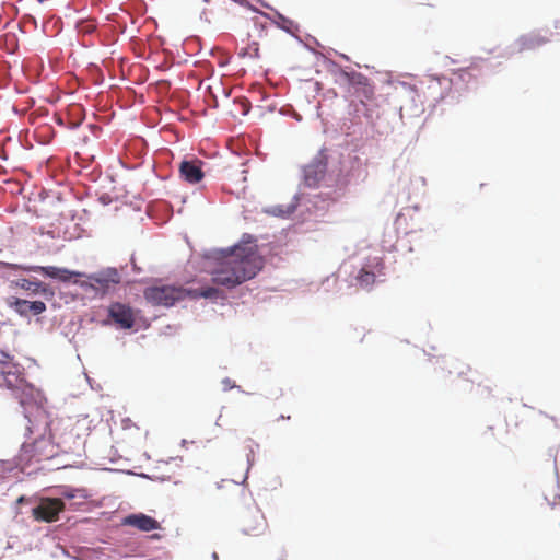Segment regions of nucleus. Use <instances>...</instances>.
<instances>
[{
    "instance_id": "nucleus-32",
    "label": "nucleus",
    "mask_w": 560,
    "mask_h": 560,
    "mask_svg": "<svg viewBox=\"0 0 560 560\" xmlns=\"http://www.w3.org/2000/svg\"><path fill=\"white\" fill-rule=\"evenodd\" d=\"M62 456H60L59 458H55V460H57L56 465H57V468H68V467H72L73 466V463H75V460H73L72 463L68 459H61Z\"/></svg>"
},
{
    "instance_id": "nucleus-47",
    "label": "nucleus",
    "mask_w": 560,
    "mask_h": 560,
    "mask_svg": "<svg viewBox=\"0 0 560 560\" xmlns=\"http://www.w3.org/2000/svg\"><path fill=\"white\" fill-rule=\"evenodd\" d=\"M211 557H212L213 560H218L219 559V556H218V553L215 551L212 552Z\"/></svg>"
},
{
    "instance_id": "nucleus-25",
    "label": "nucleus",
    "mask_w": 560,
    "mask_h": 560,
    "mask_svg": "<svg viewBox=\"0 0 560 560\" xmlns=\"http://www.w3.org/2000/svg\"><path fill=\"white\" fill-rule=\"evenodd\" d=\"M340 75L352 86L362 88L364 91L369 86V79L354 70L340 69Z\"/></svg>"
},
{
    "instance_id": "nucleus-31",
    "label": "nucleus",
    "mask_w": 560,
    "mask_h": 560,
    "mask_svg": "<svg viewBox=\"0 0 560 560\" xmlns=\"http://www.w3.org/2000/svg\"><path fill=\"white\" fill-rule=\"evenodd\" d=\"M222 385H223V392H228L230 389H233V388H236L238 390H242L241 389V386L240 385H236L234 381H232L230 377H224L222 380Z\"/></svg>"
},
{
    "instance_id": "nucleus-12",
    "label": "nucleus",
    "mask_w": 560,
    "mask_h": 560,
    "mask_svg": "<svg viewBox=\"0 0 560 560\" xmlns=\"http://www.w3.org/2000/svg\"><path fill=\"white\" fill-rule=\"evenodd\" d=\"M110 322L119 329H131L135 326L133 310L124 303H112L107 308Z\"/></svg>"
},
{
    "instance_id": "nucleus-22",
    "label": "nucleus",
    "mask_w": 560,
    "mask_h": 560,
    "mask_svg": "<svg viewBox=\"0 0 560 560\" xmlns=\"http://www.w3.org/2000/svg\"><path fill=\"white\" fill-rule=\"evenodd\" d=\"M253 518H254V524L244 526L241 529L243 535L259 536L266 530L267 522H266L265 516L260 513L259 510L255 511Z\"/></svg>"
},
{
    "instance_id": "nucleus-48",
    "label": "nucleus",
    "mask_w": 560,
    "mask_h": 560,
    "mask_svg": "<svg viewBox=\"0 0 560 560\" xmlns=\"http://www.w3.org/2000/svg\"><path fill=\"white\" fill-rule=\"evenodd\" d=\"M314 44L319 45L318 40L315 37L310 36Z\"/></svg>"
},
{
    "instance_id": "nucleus-7",
    "label": "nucleus",
    "mask_w": 560,
    "mask_h": 560,
    "mask_svg": "<svg viewBox=\"0 0 560 560\" xmlns=\"http://www.w3.org/2000/svg\"><path fill=\"white\" fill-rule=\"evenodd\" d=\"M66 511V502L52 497H40L34 500L28 513L37 522L55 523Z\"/></svg>"
},
{
    "instance_id": "nucleus-8",
    "label": "nucleus",
    "mask_w": 560,
    "mask_h": 560,
    "mask_svg": "<svg viewBox=\"0 0 560 560\" xmlns=\"http://www.w3.org/2000/svg\"><path fill=\"white\" fill-rule=\"evenodd\" d=\"M327 172V154L322 149L317 154L302 167L303 185L308 188L318 187Z\"/></svg>"
},
{
    "instance_id": "nucleus-53",
    "label": "nucleus",
    "mask_w": 560,
    "mask_h": 560,
    "mask_svg": "<svg viewBox=\"0 0 560 560\" xmlns=\"http://www.w3.org/2000/svg\"><path fill=\"white\" fill-rule=\"evenodd\" d=\"M560 25V22L556 21L555 27H558Z\"/></svg>"
},
{
    "instance_id": "nucleus-14",
    "label": "nucleus",
    "mask_w": 560,
    "mask_h": 560,
    "mask_svg": "<svg viewBox=\"0 0 560 560\" xmlns=\"http://www.w3.org/2000/svg\"><path fill=\"white\" fill-rule=\"evenodd\" d=\"M7 304L21 317L28 318L30 316H37L46 312L47 306L45 302L35 300L28 301L25 299L11 296L8 298Z\"/></svg>"
},
{
    "instance_id": "nucleus-17",
    "label": "nucleus",
    "mask_w": 560,
    "mask_h": 560,
    "mask_svg": "<svg viewBox=\"0 0 560 560\" xmlns=\"http://www.w3.org/2000/svg\"><path fill=\"white\" fill-rule=\"evenodd\" d=\"M24 369L12 360H0V374L3 376L5 386L13 389L25 382Z\"/></svg>"
},
{
    "instance_id": "nucleus-36",
    "label": "nucleus",
    "mask_w": 560,
    "mask_h": 560,
    "mask_svg": "<svg viewBox=\"0 0 560 560\" xmlns=\"http://www.w3.org/2000/svg\"><path fill=\"white\" fill-rule=\"evenodd\" d=\"M35 499H32V498H27L26 495H20L18 499H16V504H24V503H27L30 504V506L32 505V503L34 502Z\"/></svg>"
},
{
    "instance_id": "nucleus-26",
    "label": "nucleus",
    "mask_w": 560,
    "mask_h": 560,
    "mask_svg": "<svg viewBox=\"0 0 560 560\" xmlns=\"http://www.w3.org/2000/svg\"><path fill=\"white\" fill-rule=\"evenodd\" d=\"M179 292H180V301L185 300L186 298H188L190 300L202 299V295H200V293H202V287H199V288L179 287Z\"/></svg>"
},
{
    "instance_id": "nucleus-37",
    "label": "nucleus",
    "mask_w": 560,
    "mask_h": 560,
    "mask_svg": "<svg viewBox=\"0 0 560 560\" xmlns=\"http://www.w3.org/2000/svg\"><path fill=\"white\" fill-rule=\"evenodd\" d=\"M130 264H131L132 271L135 273H141L142 272V269L140 267H138L133 255L130 258Z\"/></svg>"
},
{
    "instance_id": "nucleus-43",
    "label": "nucleus",
    "mask_w": 560,
    "mask_h": 560,
    "mask_svg": "<svg viewBox=\"0 0 560 560\" xmlns=\"http://www.w3.org/2000/svg\"><path fill=\"white\" fill-rule=\"evenodd\" d=\"M188 444H189V442L186 439H183L182 442H180V445L183 447H186Z\"/></svg>"
},
{
    "instance_id": "nucleus-21",
    "label": "nucleus",
    "mask_w": 560,
    "mask_h": 560,
    "mask_svg": "<svg viewBox=\"0 0 560 560\" xmlns=\"http://www.w3.org/2000/svg\"><path fill=\"white\" fill-rule=\"evenodd\" d=\"M85 119L84 108L78 104H72L67 112V128L70 130L78 129Z\"/></svg>"
},
{
    "instance_id": "nucleus-4",
    "label": "nucleus",
    "mask_w": 560,
    "mask_h": 560,
    "mask_svg": "<svg viewBox=\"0 0 560 560\" xmlns=\"http://www.w3.org/2000/svg\"><path fill=\"white\" fill-rule=\"evenodd\" d=\"M23 270L26 272H37L42 275L44 278L58 280L63 283H79L78 278L84 276L80 271L70 270L63 267L57 266H23L7 261H0V273L3 276L9 275L11 271Z\"/></svg>"
},
{
    "instance_id": "nucleus-49",
    "label": "nucleus",
    "mask_w": 560,
    "mask_h": 560,
    "mask_svg": "<svg viewBox=\"0 0 560 560\" xmlns=\"http://www.w3.org/2000/svg\"><path fill=\"white\" fill-rule=\"evenodd\" d=\"M214 51H215V48H211V49H210V51H209V54H210V55H214Z\"/></svg>"
},
{
    "instance_id": "nucleus-9",
    "label": "nucleus",
    "mask_w": 560,
    "mask_h": 560,
    "mask_svg": "<svg viewBox=\"0 0 560 560\" xmlns=\"http://www.w3.org/2000/svg\"><path fill=\"white\" fill-rule=\"evenodd\" d=\"M144 299L159 306L171 307L180 301L179 287L176 285H152L144 290Z\"/></svg>"
},
{
    "instance_id": "nucleus-50",
    "label": "nucleus",
    "mask_w": 560,
    "mask_h": 560,
    "mask_svg": "<svg viewBox=\"0 0 560 560\" xmlns=\"http://www.w3.org/2000/svg\"><path fill=\"white\" fill-rule=\"evenodd\" d=\"M340 56H341L343 59L349 60V57H348V56H346V55H343V54H341Z\"/></svg>"
},
{
    "instance_id": "nucleus-23",
    "label": "nucleus",
    "mask_w": 560,
    "mask_h": 560,
    "mask_svg": "<svg viewBox=\"0 0 560 560\" xmlns=\"http://www.w3.org/2000/svg\"><path fill=\"white\" fill-rule=\"evenodd\" d=\"M213 285H202V299L209 300L211 302L218 303V302H224L228 299L226 293L221 289L223 285L215 284L212 281ZM224 289H226L224 287Z\"/></svg>"
},
{
    "instance_id": "nucleus-30",
    "label": "nucleus",
    "mask_w": 560,
    "mask_h": 560,
    "mask_svg": "<svg viewBox=\"0 0 560 560\" xmlns=\"http://www.w3.org/2000/svg\"><path fill=\"white\" fill-rule=\"evenodd\" d=\"M246 460H247V470H246V474H245V477H244L242 483H244L246 481V479L248 477L249 469L254 465V450L252 446H248V452L246 454Z\"/></svg>"
},
{
    "instance_id": "nucleus-24",
    "label": "nucleus",
    "mask_w": 560,
    "mask_h": 560,
    "mask_svg": "<svg viewBox=\"0 0 560 560\" xmlns=\"http://www.w3.org/2000/svg\"><path fill=\"white\" fill-rule=\"evenodd\" d=\"M395 89L400 90V93L405 94L409 98V101L412 103V107L410 108L411 116H418L420 113L424 112V108H422L421 106H418L415 103V97L417 96V91L415 90V88L411 84H409L407 82H398Z\"/></svg>"
},
{
    "instance_id": "nucleus-35",
    "label": "nucleus",
    "mask_w": 560,
    "mask_h": 560,
    "mask_svg": "<svg viewBox=\"0 0 560 560\" xmlns=\"http://www.w3.org/2000/svg\"><path fill=\"white\" fill-rule=\"evenodd\" d=\"M13 357L10 354V351L7 347H0V360H12Z\"/></svg>"
},
{
    "instance_id": "nucleus-41",
    "label": "nucleus",
    "mask_w": 560,
    "mask_h": 560,
    "mask_svg": "<svg viewBox=\"0 0 560 560\" xmlns=\"http://www.w3.org/2000/svg\"><path fill=\"white\" fill-rule=\"evenodd\" d=\"M13 548H14V542L11 541V540H8L7 546H5V550L13 549Z\"/></svg>"
},
{
    "instance_id": "nucleus-29",
    "label": "nucleus",
    "mask_w": 560,
    "mask_h": 560,
    "mask_svg": "<svg viewBox=\"0 0 560 560\" xmlns=\"http://www.w3.org/2000/svg\"><path fill=\"white\" fill-rule=\"evenodd\" d=\"M79 492L78 489H74L72 487H65L63 490L60 492V498L63 502L65 500H72L77 498V493Z\"/></svg>"
},
{
    "instance_id": "nucleus-13",
    "label": "nucleus",
    "mask_w": 560,
    "mask_h": 560,
    "mask_svg": "<svg viewBox=\"0 0 560 560\" xmlns=\"http://www.w3.org/2000/svg\"><path fill=\"white\" fill-rule=\"evenodd\" d=\"M51 439H54L55 450L58 451L60 456H70L75 452V446L80 441V436L73 433L72 430L60 432L54 422L51 425Z\"/></svg>"
},
{
    "instance_id": "nucleus-44",
    "label": "nucleus",
    "mask_w": 560,
    "mask_h": 560,
    "mask_svg": "<svg viewBox=\"0 0 560 560\" xmlns=\"http://www.w3.org/2000/svg\"><path fill=\"white\" fill-rule=\"evenodd\" d=\"M555 472H556L557 486L559 487V474H558L557 466H555Z\"/></svg>"
},
{
    "instance_id": "nucleus-54",
    "label": "nucleus",
    "mask_w": 560,
    "mask_h": 560,
    "mask_svg": "<svg viewBox=\"0 0 560 560\" xmlns=\"http://www.w3.org/2000/svg\"><path fill=\"white\" fill-rule=\"evenodd\" d=\"M45 0H37L38 3H43Z\"/></svg>"
},
{
    "instance_id": "nucleus-10",
    "label": "nucleus",
    "mask_w": 560,
    "mask_h": 560,
    "mask_svg": "<svg viewBox=\"0 0 560 560\" xmlns=\"http://www.w3.org/2000/svg\"><path fill=\"white\" fill-rule=\"evenodd\" d=\"M549 42V38L546 36H541L539 33L532 32L528 34L521 35L514 44L508 46L504 51L501 54L502 57H511L515 54L522 52L524 50H534L540 46H544Z\"/></svg>"
},
{
    "instance_id": "nucleus-33",
    "label": "nucleus",
    "mask_w": 560,
    "mask_h": 560,
    "mask_svg": "<svg viewBox=\"0 0 560 560\" xmlns=\"http://www.w3.org/2000/svg\"><path fill=\"white\" fill-rule=\"evenodd\" d=\"M232 1L235 2V3H238L242 7H245V8L249 9V10H252L253 12H257L258 14H260V12H261L257 8L252 5L247 0H232Z\"/></svg>"
},
{
    "instance_id": "nucleus-16",
    "label": "nucleus",
    "mask_w": 560,
    "mask_h": 560,
    "mask_svg": "<svg viewBox=\"0 0 560 560\" xmlns=\"http://www.w3.org/2000/svg\"><path fill=\"white\" fill-rule=\"evenodd\" d=\"M203 164L198 158L183 159L178 166L180 178L192 185L200 183L205 177Z\"/></svg>"
},
{
    "instance_id": "nucleus-51",
    "label": "nucleus",
    "mask_w": 560,
    "mask_h": 560,
    "mask_svg": "<svg viewBox=\"0 0 560 560\" xmlns=\"http://www.w3.org/2000/svg\"><path fill=\"white\" fill-rule=\"evenodd\" d=\"M211 0H202L203 3L208 4Z\"/></svg>"
},
{
    "instance_id": "nucleus-28",
    "label": "nucleus",
    "mask_w": 560,
    "mask_h": 560,
    "mask_svg": "<svg viewBox=\"0 0 560 560\" xmlns=\"http://www.w3.org/2000/svg\"><path fill=\"white\" fill-rule=\"evenodd\" d=\"M280 115L282 116H290L294 118L295 120L300 121L302 120V116L294 109V107L290 104L283 105L279 109Z\"/></svg>"
},
{
    "instance_id": "nucleus-11",
    "label": "nucleus",
    "mask_w": 560,
    "mask_h": 560,
    "mask_svg": "<svg viewBox=\"0 0 560 560\" xmlns=\"http://www.w3.org/2000/svg\"><path fill=\"white\" fill-rule=\"evenodd\" d=\"M383 269V260L378 257H374L359 270L355 277L359 285L363 289H371L375 282H382L383 279L381 277L384 276Z\"/></svg>"
},
{
    "instance_id": "nucleus-56",
    "label": "nucleus",
    "mask_w": 560,
    "mask_h": 560,
    "mask_svg": "<svg viewBox=\"0 0 560 560\" xmlns=\"http://www.w3.org/2000/svg\"><path fill=\"white\" fill-rule=\"evenodd\" d=\"M3 478V476L0 474V480Z\"/></svg>"
},
{
    "instance_id": "nucleus-15",
    "label": "nucleus",
    "mask_w": 560,
    "mask_h": 560,
    "mask_svg": "<svg viewBox=\"0 0 560 560\" xmlns=\"http://www.w3.org/2000/svg\"><path fill=\"white\" fill-rule=\"evenodd\" d=\"M306 201H308V197L304 192L299 190L292 197L291 202L288 203L287 206H284V205L270 206V207L265 208L264 212L269 214V215H272V217H277V218H281V219H287L295 210H298L299 208H302L303 206H305V210H308L310 208L305 205Z\"/></svg>"
},
{
    "instance_id": "nucleus-40",
    "label": "nucleus",
    "mask_w": 560,
    "mask_h": 560,
    "mask_svg": "<svg viewBox=\"0 0 560 560\" xmlns=\"http://www.w3.org/2000/svg\"><path fill=\"white\" fill-rule=\"evenodd\" d=\"M100 200L102 201L103 205H108L109 203V197L107 195H103Z\"/></svg>"
},
{
    "instance_id": "nucleus-39",
    "label": "nucleus",
    "mask_w": 560,
    "mask_h": 560,
    "mask_svg": "<svg viewBox=\"0 0 560 560\" xmlns=\"http://www.w3.org/2000/svg\"><path fill=\"white\" fill-rule=\"evenodd\" d=\"M256 1L259 2L262 7L270 9L275 12V9L272 7H270L266 1H264V0H256Z\"/></svg>"
},
{
    "instance_id": "nucleus-18",
    "label": "nucleus",
    "mask_w": 560,
    "mask_h": 560,
    "mask_svg": "<svg viewBox=\"0 0 560 560\" xmlns=\"http://www.w3.org/2000/svg\"><path fill=\"white\" fill-rule=\"evenodd\" d=\"M122 525L135 527L141 532H152L161 528L160 522L144 513H130L122 518Z\"/></svg>"
},
{
    "instance_id": "nucleus-34",
    "label": "nucleus",
    "mask_w": 560,
    "mask_h": 560,
    "mask_svg": "<svg viewBox=\"0 0 560 560\" xmlns=\"http://www.w3.org/2000/svg\"><path fill=\"white\" fill-rule=\"evenodd\" d=\"M211 11L207 8H203L199 14V20L201 22H205V23H208V24H211V20L209 19V13Z\"/></svg>"
},
{
    "instance_id": "nucleus-5",
    "label": "nucleus",
    "mask_w": 560,
    "mask_h": 560,
    "mask_svg": "<svg viewBox=\"0 0 560 560\" xmlns=\"http://www.w3.org/2000/svg\"><path fill=\"white\" fill-rule=\"evenodd\" d=\"M88 280L80 282L82 288L92 289L96 294L105 295L115 290V287L122 280V275H128L127 265L121 267L120 271L116 267H106L101 270L86 275L82 272Z\"/></svg>"
},
{
    "instance_id": "nucleus-6",
    "label": "nucleus",
    "mask_w": 560,
    "mask_h": 560,
    "mask_svg": "<svg viewBox=\"0 0 560 560\" xmlns=\"http://www.w3.org/2000/svg\"><path fill=\"white\" fill-rule=\"evenodd\" d=\"M454 81L446 75H434L431 77L430 84L428 86L430 94L433 96L432 101L428 105L429 115L435 113L440 103L455 104L459 101V94L453 90Z\"/></svg>"
},
{
    "instance_id": "nucleus-45",
    "label": "nucleus",
    "mask_w": 560,
    "mask_h": 560,
    "mask_svg": "<svg viewBox=\"0 0 560 560\" xmlns=\"http://www.w3.org/2000/svg\"><path fill=\"white\" fill-rule=\"evenodd\" d=\"M221 418H222V415L220 413L219 417L217 418L215 425H220Z\"/></svg>"
},
{
    "instance_id": "nucleus-3",
    "label": "nucleus",
    "mask_w": 560,
    "mask_h": 560,
    "mask_svg": "<svg viewBox=\"0 0 560 560\" xmlns=\"http://www.w3.org/2000/svg\"><path fill=\"white\" fill-rule=\"evenodd\" d=\"M12 394L22 408V413L27 424L35 428H43L50 422L51 415L47 410V398L42 389L35 387L32 383L25 381L21 385L12 389Z\"/></svg>"
},
{
    "instance_id": "nucleus-57",
    "label": "nucleus",
    "mask_w": 560,
    "mask_h": 560,
    "mask_svg": "<svg viewBox=\"0 0 560 560\" xmlns=\"http://www.w3.org/2000/svg\"><path fill=\"white\" fill-rule=\"evenodd\" d=\"M557 498H559V499H560V494H558V495H557Z\"/></svg>"
},
{
    "instance_id": "nucleus-1",
    "label": "nucleus",
    "mask_w": 560,
    "mask_h": 560,
    "mask_svg": "<svg viewBox=\"0 0 560 560\" xmlns=\"http://www.w3.org/2000/svg\"><path fill=\"white\" fill-rule=\"evenodd\" d=\"M257 238L244 233L238 242L225 248L206 249L202 257L218 264L211 271V281L226 290L235 289L254 279L261 266L254 259L257 253Z\"/></svg>"
},
{
    "instance_id": "nucleus-55",
    "label": "nucleus",
    "mask_w": 560,
    "mask_h": 560,
    "mask_svg": "<svg viewBox=\"0 0 560 560\" xmlns=\"http://www.w3.org/2000/svg\"><path fill=\"white\" fill-rule=\"evenodd\" d=\"M279 560H285V557H284V556H282Z\"/></svg>"
},
{
    "instance_id": "nucleus-20",
    "label": "nucleus",
    "mask_w": 560,
    "mask_h": 560,
    "mask_svg": "<svg viewBox=\"0 0 560 560\" xmlns=\"http://www.w3.org/2000/svg\"><path fill=\"white\" fill-rule=\"evenodd\" d=\"M260 15L265 19L271 21L278 28L282 30L283 32L290 34L294 38H296L299 42H301L300 37L296 35V33L300 30V26L296 22L289 19L288 16L283 15L279 11L275 10V14L271 15L270 13L260 12Z\"/></svg>"
},
{
    "instance_id": "nucleus-19",
    "label": "nucleus",
    "mask_w": 560,
    "mask_h": 560,
    "mask_svg": "<svg viewBox=\"0 0 560 560\" xmlns=\"http://www.w3.org/2000/svg\"><path fill=\"white\" fill-rule=\"evenodd\" d=\"M12 284L23 290L30 291L33 295H43L47 300L52 299L55 295V291L50 288V285L38 279L22 278L16 281H12Z\"/></svg>"
},
{
    "instance_id": "nucleus-46",
    "label": "nucleus",
    "mask_w": 560,
    "mask_h": 560,
    "mask_svg": "<svg viewBox=\"0 0 560 560\" xmlns=\"http://www.w3.org/2000/svg\"><path fill=\"white\" fill-rule=\"evenodd\" d=\"M285 419H290V416L281 415V416L279 417V420H285Z\"/></svg>"
},
{
    "instance_id": "nucleus-52",
    "label": "nucleus",
    "mask_w": 560,
    "mask_h": 560,
    "mask_svg": "<svg viewBox=\"0 0 560 560\" xmlns=\"http://www.w3.org/2000/svg\"><path fill=\"white\" fill-rule=\"evenodd\" d=\"M560 25V22L556 21L555 27H558Z\"/></svg>"
},
{
    "instance_id": "nucleus-27",
    "label": "nucleus",
    "mask_w": 560,
    "mask_h": 560,
    "mask_svg": "<svg viewBox=\"0 0 560 560\" xmlns=\"http://www.w3.org/2000/svg\"><path fill=\"white\" fill-rule=\"evenodd\" d=\"M238 56L242 58L245 57H259V47L256 42L252 43L249 46L244 47L240 50Z\"/></svg>"
},
{
    "instance_id": "nucleus-38",
    "label": "nucleus",
    "mask_w": 560,
    "mask_h": 560,
    "mask_svg": "<svg viewBox=\"0 0 560 560\" xmlns=\"http://www.w3.org/2000/svg\"><path fill=\"white\" fill-rule=\"evenodd\" d=\"M55 122L60 126V127H66L67 128V119L63 118L62 116L60 115H56L55 117Z\"/></svg>"
},
{
    "instance_id": "nucleus-42",
    "label": "nucleus",
    "mask_w": 560,
    "mask_h": 560,
    "mask_svg": "<svg viewBox=\"0 0 560 560\" xmlns=\"http://www.w3.org/2000/svg\"><path fill=\"white\" fill-rule=\"evenodd\" d=\"M229 60H220L219 61V66L220 67H225L228 65Z\"/></svg>"
},
{
    "instance_id": "nucleus-2",
    "label": "nucleus",
    "mask_w": 560,
    "mask_h": 560,
    "mask_svg": "<svg viewBox=\"0 0 560 560\" xmlns=\"http://www.w3.org/2000/svg\"><path fill=\"white\" fill-rule=\"evenodd\" d=\"M54 420H50L43 428H35L33 424H26L24 438L26 439L21 447L19 454L14 458V464L10 462H1L4 471H12L15 467L24 469L33 460L40 462L43 459L59 458L58 451L55 450L54 439H51V425Z\"/></svg>"
}]
</instances>
